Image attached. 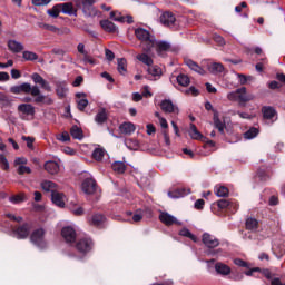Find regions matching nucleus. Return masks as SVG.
Here are the masks:
<instances>
[{"label":"nucleus","instance_id":"c03bdc74","mask_svg":"<svg viewBox=\"0 0 285 285\" xmlns=\"http://www.w3.org/2000/svg\"><path fill=\"white\" fill-rule=\"evenodd\" d=\"M257 135H259V129L255 128V127H252L249 130H247L244 134V138L245 139H255V137H257Z\"/></svg>","mask_w":285,"mask_h":285},{"label":"nucleus","instance_id":"4d7b16f0","mask_svg":"<svg viewBox=\"0 0 285 285\" xmlns=\"http://www.w3.org/2000/svg\"><path fill=\"white\" fill-rule=\"evenodd\" d=\"M14 166H26L28 164V158L26 157H17L13 161Z\"/></svg>","mask_w":285,"mask_h":285},{"label":"nucleus","instance_id":"3c124183","mask_svg":"<svg viewBox=\"0 0 285 285\" xmlns=\"http://www.w3.org/2000/svg\"><path fill=\"white\" fill-rule=\"evenodd\" d=\"M9 202H11V204H21V202H26V195L19 194L16 196H11L9 198Z\"/></svg>","mask_w":285,"mask_h":285},{"label":"nucleus","instance_id":"7ed1b4c3","mask_svg":"<svg viewBox=\"0 0 285 285\" xmlns=\"http://www.w3.org/2000/svg\"><path fill=\"white\" fill-rule=\"evenodd\" d=\"M77 6L82 10L85 17H97L99 11L94 7L95 0H78Z\"/></svg>","mask_w":285,"mask_h":285},{"label":"nucleus","instance_id":"4be33fe9","mask_svg":"<svg viewBox=\"0 0 285 285\" xmlns=\"http://www.w3.org/2000/svg\"><path fill=\"white\" fill-rule=\"evenodd\" d=\"M95 121L99 126L108 121V111L106 110V108H100L98 110L97 115L95 116Z\"/></svg>","mask_w":285,"mask_h":285},{"label":"nucleus","instance_id":"c9c22d12","mask_svg":"<svg viewBox=\"0 0 285 285\" xmlns=\"http://www.w3.org/2000/svg\"><path fill=\"white\" fill-rule=\"evenodd\" d=\"M41 188L46 193H51V195H52V193H56L55 188H57V184H55L53 181H50V180H43L41 183Z\"/></svg>","mask_w":285,"mask_h":285},{"label":"nucleus","instance_id":"a19ab883","mask_svg":"<svg viewBox=\"0 0 285 285\" xmlns=\"http://www.w3.org/2000/svg\"><path fill=\"white\" fill-rule=\"evenodd\" d=\"M110 19H112L114 21H120V23H125V21L127 23H134L135 20H132V16H126V17H117L115 18V11L110 12Z\"/></svg>","mask_w":285,"mask_h":285},{"label":"nucleus","instance_id":"f8f14e48","mask_svg":"<svg viewBox=\"0 0 285 285\" xmlns=\"http://www.w3.org/2000/svg\"><path fill=\"white\" fill-rule=\"evenodd\" d=\"M31 79H32L33 83H38L47 92H52V87L50 86V82L46 81V79H43V77H41V75L35 72L31 75Z\"/></svg>","mask_w":285,"mask_h":285},{"label":"nucleus","instance_id":"f03ea898","mask_svg":"<svg viewBox=\"0 0 285 285\" xmlns=\"http://www.w3.org/2000/svg\"><path fill=\"white\" fill-rule=\"evenodd\" d=\"M136 38L141 41V48L144 52H150L155 46V36L150 35V31L144 28H137L135 30Z\"/></svg>","mask_w":285,"mask_h":285},{"label":"nucleus","instance_id":"a18cd8bd","mask_svg":"<svg viewBox=\"0 0 285 285\" xmlns=\"http://www.w3.org/2000/svg\"><path fill=\"white\" fill-rule=\"evenodd\" d=\"M105 155H106V150H104L101 148H96L92 153V157H94V159H96V161H101V159H104Z\"/></svg>","mask_w":285,"mask_h":285},{"label":"nucleus","instance_id":"412c9836","mask_svg":"<svg viewBox=\"0 0 285 285\" xmlns=\"http://www.w3.org/2000/svg\"><path fill=\"white\" fill-rule=\"evenodd\" d=\"M186 195H190L189 188H180L168 193L170 199H180L181 197H186Z\"/></svg>","mask_w":285,"mask_h":285},{"label":"nucleus","instance_id":"5fc2aeb1","mask_svg":"<svg viewBox=\"0 0 285 285\" xmlns=\"http://www.w3.org/2000/svg\"><path fill=\"white\" fill-rule=\"evenodd\" d=\"M125 145L127 148H130V150H137V148H139V141L137 140H126Z\"/></svg>","mask_w":285,"mask_h":285},{"label":"nucleus","instance_id":"f257e3e1","mask_svg":"<svg viewBox=\"0 0 285 285\" xmlns=\"http://www.w3.org/2000/svg\"><path fill=\"white\" fill-rule=\"evenodd\" d=\"M10 92H12V95H21V92L31 95V97H33V104H37L38 106H52L53 104V100L49 95L41 94V89L30 85V82L13 86L10 88Z\"/></svg>","mask_w":285,"mask_h":285},{"label":"nucleus","instance_id":"6e6d98bb","mask_svg":"<svg viewBox=\"0 0 285 285\" xmlns=\"http://www.w3.org/2000/svg\"><path fill=\"white\" fill-rule=\"evenodd\" d=\"M227 99L229 101H239V92H237V89L227 94Z\"/></svg>","mask_w":285,"mask_h":285},{"label":"nucleus","instance_id":"37998d69","mask_svg":"<svg viewBox=\"0 0 285 285\" xmlns=\"http://www.w3.org/2000/svg\"><path fill=\"white\" fill-rule=\"evenodd\" d=\"M70 135L73 139H78L80 141V139H83V131L81 130V128L73 126L70 130Z\"/></svg>","mask_w":285,"mask_h":285},{"label":"nucleus","instance_id":"4468645a","mask_svg":"<svg viewBox=\"0 0 285 285\" xmlns=\"http://www.w3.org/2000/svg\"><path fill=\"white\" fill-rule=\"evenodd\" d=\"M203 244H205L207 248H217V246H219V239L208 233H205L203 234Z\"/></svg>","mask_w":285,"mask_h":285},{"label":"nucleus","instance_id":"2f4dec72","mask_svg":"<svg viewBox=\"0 0 285 285\" xmlns=\"http://www.w3.org/2000/svg\"><path fill=\"white\" fill-rule=\"evenodd\" d=\"M117 65V70L119 75H126V72H128V61L126 60V58L118 59Z\"/></svg>","mask_w":285,"mask_h":285},{"label":"nucleus","instance_id":"79ce46f5","mask_svg":"<svg viewBox=\"0 0 285 285\" xmlns=\"http://www.w3.org/2000/svg\"><path fill=\"white\" fill-rule=\"evenodd\" d=\"M22 59H24V61H37L39 55L35 53V51L26 50L22 52Z\"/></svg>","mask_w":285,"mask_h":285},{"label":"nucleus","instance_id":"1a4fd4ad","mask_svg":"<svg viewBox=\"0 0 285 285\" xmlns=\"http://www.w3.org/2000/svg\"><path fill=\"white\" fill-rule=\"evenodd\" d=\"M76 248L79 253L86 254L92 250V239L82 238L76 244Z\"/></svg>","mask_w":285,"mask_h":285},{"label":"nucleus","instance_id":"20e7f679","mask_svg":"<svg viewBox=\"0 0 285 285\" xmlns=\"http://www.w3.org/2000/svg\"><path fill=\"white\" fill-rule=\"evenodd\" d=\"M154 48H156V52L158 55V57H166V52H177L179 50V48L174 47L170 45V42L168 41H157L155 40V46Z\"/></svg>","mask_w":285,"mask_h":285},{"label":"nucleus","instance_id":"49530a36","mask_svg":"<svg viewBox=\"0 0 285 285\" xmlns=\"http://www.w3.org/2000/svg\"><path fill=\"white\" fill-rule=\"evenodd\" d=\"M18 175H32V169L26 165H20L17 168Z\"/></svg>","mask_w":285,"mask_h":285},{"label":"nucleus","instance_id":"69168bd1","mask_svg":"<svg viewBox=\"0 0 285 285\" xmlns=\"http://www.w3.org/2000/svg\"><path fill=\"white\" fill-rule=\"evenodd\" d=\"M105 55L108 61H112L115 59V52H112L110 49H106Z\"/></svg>","mask_w":285,"mask_h":285},{"label":"nucleus","instance_id":"9b49d317","mask_svg":"<svg viewBox=\"0 0 285 285\" xmlns=\"http://www.w3.org/2000/svg\"><path fill=\"white\" fill-rule=\"evenodd\" d=\"M159 219L163 224H165V226H173V224L181 226V222L177 220V217L170 215L168 212H161Z\"/></svg>","mask_w":285,"mask_h":285},{"label":"nucleus","instance_id":"7c9ffc66","mask_svg":"<svg viewBox=\"0 0 285 285\" xmlns=\"http://www.w3.org/2000/svg\"><path fill=\"white\" fill-rule=\"evenodd\" d=\"M100 26L105 32H116L117 31V26L112 23L110 20H101Z\"/></svg>","mask_w":285,"mask_h":285},{"label":"nucleus","instance_id":"13d9d810","mask_svg":"<svg viewBox=\"0 0 285 285\" xmlns=\"http://www.w3.org/2000/svg\"><path fill=\"white\" fill-rule=\"evenodd\" d=\"M57 139L58 141H62L63 144H66V141H70V134H68V131H63L57 137Z\"/></svg>","mask_w":285,"mask_h":285},{"label":"nucleus","instance_id":"de8ad7c7","mask_svg":"<svg viewBox=\"0 0 285 285\" xmlns=\"http://www.w3.org/2000/svg\"><path fill=\"white\" fill-rule=\"evenodd\" d=\"M179 235H181L183 237H188L189 239H191V242H197V236L193 235V233H190L188 228H183L179 232Z\"/></svg>","mask_w":285,"mask_h":285},{"label":"nucleus","instance_id":"5701e85b","mask_svg":"<svg viewBox=\"0 0 285 285\" xmlns=\"http://www.w3.org/2000/svg\"><path fill=\"white\" fill-rule=\"evenodd\" d=\"M45 170L49 173V175H57L60 170L59 163L49 160L45 164Z\"/></svg>","mask_w":285,"mask_h":285},{"label":"nucleus","instance_id":"aec40b11","mask_svg":"<svg viewBox=\"0 0 285 285\" xmlns=\"http://www.w3.org/2000/svg\"><path fill=\"white\" fill-rule=\"evenodd\" d=\"M184 63L187 65L194 72H197V75H206V71L204 70V68H202L200 66H198L197 62H195L191 59L186 58L184 60Z\"/></svg>","mask_w":285,"mask_h":285},{"label":"nucleus","instance_id":"ddd939ff","mask_svg":"<svg viewBox=\"0 0 285 285\" xmlns=\"http://www.w3.org/2000/svg\"><path fill=\"white\" fill-rule=\"evenodd\" d=\"M7 46L10 50V52H12L13 55H19V52H23V50L26 48L23 46V43H21L20 41H17L14 39L8 40Z\"/></svg>","mask_w":285,"mask_h":285},{"label":"nucleus","instance_id":"f3484780","mask_svg":"<svg viewBox=\"0 0 285 285\" xmlns=\"http://www.w3.org/2000/svg\"><path fill=\"white\" fill-rule=\"evenodd\" d=\"M238 92V101L240 104H246V101H253L255 99V96L253 94L246 92V87L237 89Z\"/></svg>","mask_w":285,"mask_h":285},{"label":"nucleus","instance_id":"58836bf2","mask_svg":"<svg viewBox=\"0 0 285 285\" xmlns=\"http://www.w3.org/2000/svg\"><path fill=\"white\" fill-rule=\"evenodd\" d=\"M147 72L151 77H155V79H159L163 75L161 68H159L158 66H153V65L150 67H148Z\"/></svg>","mask_w":285,"mask_h":285},{"label":"nucleus","instance_id":"8fccbe9b","mask_svg":"<svg viewBox=\"0 0 285 285\" xmlns=\"http://www.w3.org/2000/svg\"><path fill=\"white\" fill-rule=\"evenodd\" d=\"M258 226L257 219L255 218H248L246 220V228L247 230H255Z\"/></svg>","mask_w":285,"mask_h":285},{"label":"nucleus","instance_id":"680f3d73","mask_svg":"<svg viewBox=\"0 0 285 285\" xmlns=\"http://www.w3.org/2000/svg\"><path fill=\"white\" fill-rule=\"evenodd\" d=\"M11 222H17L18 224H21L23 222V217L21 216H14L13 214H7L6 215Z\"/></svg>","mask_w":285,"mask_h":285},{"label":"nucleus","instance_id":"b1692460","mask_svg":"<svg viewBox=\"0 0 285 285\" xmlns=\"http://www.w3.org/2000/svg\"><path fill=\"white\" fill-rule=\"evenodd\" d=\"M119 130H120L121 135H132V132H135V130H137V128L135 127V124H132V122H122L119 126Z\"/></svg>","mask_w":285,"mask_h":285},{"label":"nucleus","instance_id":"bb28decb","mask_svg":"<svg viewBox=\"0 0 285 285\" xmlns=\"http://www.w3.org/2000/svg\"><path fill=\"white\" fill-rule=\"evenodd\" d=\"M58 8H60V12H62V14L72 16L76 13L72 2H66V3L58 4Z\"/></svg>","mask_w":285,"mask_h":285},{"label":"nucleus","instance_id":"09e8293b","mask_svg":"<svg viewBox=\"0 0 285 285\" xmlns=\"http://www.w3.org/2000/svg\"><path fill=\"white\" fill-rule=\"evenodd\" d=\"M60 12H61V8L59 7V4H57L52 9H49L47 11V14H49V17H53V19H57V17H59Z\"/></svg>","mask_w":285,"mask_h":285},{"label":"nucleus","instance_id":"9d476101","mask_svg":"<svg viewBox=\"0 0 285 285\" xmlns=\"http://www.w3.org/2000/svg\"><path fill=\"white\" fill-rule=\"evenodd\" d=\"M160 108L163 112L179 115V107H177L175 104H173V100L165 99L160 102Z\"/></svg>","mask_w":285,"mask_h":285},{"label":"nucleus","instance_id":"e433bc0d","mask_svg":"<svg viewBox=\"0 0 285 285\" xmlns=\"http://www.w3.org/2000/svg\"><path fill=\"white\" fill-rule=\"evenodd\" d=\"M89 222L91 226H101V224L106 222V217L101 214H95L91 216V219Z\"/></svg>","mask_w":285,"mask_h":285},{"label":"nucleus","instance_id":"423d86ee","mask_svg":"<svg viewBox=\"0 0 285 285\" xmlns=\"http://www.w3.org/2000/svg\"><path fill=\"white\" fill-rule=\"evenodd\" d=\"M61 235L67 244H72L77 240V229L72 225L65 226L61 230Z\"/></svg>","mask_w":285,"mask_h":285},{"label":"nucleus","instance_id":"2eb2a0df","mask_svg":"<svg viewBox=\"0 0 285 285\" xmlns=\"http://www.w3.org/2000/svg\"><path fill=\"white\" fill-rule=\"evenodd\" d=\"M51 200H52V204H55L59 208H63V206H66V195L59 191H52Z\"/></svg>","mask_w":285,"mask_h":285},{"label":"nucleus","instance_id":"bf43d9fd","mask_svg":"<svg viewBox=\"0 0 285 285\" xmlns=\"http://www.w3.org/2000/svg\"><path fill=\"white\" fill-rule=\"evenodd\" d=\"M83 63H90V66H95V63H97V61L90 57L88 53L83 55V59H82Z\"/></svg>","mask_w":285,"mask_h":285},{"label":"nucleus","instance_id":"ea45409f","mask_svg":"<svg viewBox=\"0 0 285 285\" xmlns=\"http://www.w3.org/2000/svg\"><path fill=\"white\" fill-rule=\"evenodd\" d=\"M189 137H191V139H203V135L202 132H199V130H197V126H195V124H190L189 126Z\"/></svg>","mask_w":285,"mask_h":285},{"label":"nucleus","instance_id":"603ef678","mask_svg":"<svg viewBox=\"0 0 285 285\" xmlns=\"http://www.w3.org/2000/svg\"><path fill=\"white\" fill-rule=\"evenodd\" d=\"M0 168L2 170H10V163H8V158L3 154H0Z\"/></svg>","mask_w":285,"mask_h":285},{"label":"nucleus","instance_id":"6ab92c4d","mask_svg":"<svg viewBox=\"0 0 285 285\" xmlns=\"http://www.w3.org/2000/svg\"><path fill=\"white\" fill-rule=\"evenodd\" d=\"M76 97H77L76 104H77L78 110H81V111L86 110V108H88V99L86 98V94L79 92V94H76Z\"/></svg>","mask_w":285,"mask_h":285},{"label":"nucleus","instance_id":"dca6fc26","mask_svg":"<svg viewBox=\"0 0 285 285\" xmlns=\"http://www.w3.org/2000/svg\"><path fill=\"white\" fill-rule=\"evenodd\" d=\"M175 16L170 12H164L160 16V23H163V26H166L167 28H173V26H175Z\"/></svg>","mask_w":285,"mask_h":285},{"label":"nucleus","instance_id":"052dcab7","mask_svg":"<svg viewBox=\"0 0 285 285\" xmlns=\"http://www.w3.org/2000/svg\"><path fill=\"white\" fill-rule=\"evenodd\" d=\"M217 206L218 208H228V206H230V202H228L227 199H220L217 202Z\"/></svg>","mask_w":285,"mask_h":285},{"label":"nucleus","instance_id":"6e6552de","mask_svg":"<svg viewBox=\"0 0 285 285\" xmlns=\"http://www.w3.org/2000/svg\"><path fill=\"white\" fill-rule=\"evenodd\" d=\"M18 111L20 112L22 119H28V117H35V106H32L31 104L19 105Z\"/></svg>","mask_w":285,"mask_h":285},{"label":"nucleus","instance_id":"c85d7f7f","mask_svg":"<svg viewBox=\"0 0 285 285\" xmlns=\"http://www.w3.org/2000/svg\"><path fill=\"white\" fill-rule=\"evenodd\" d=\"M264 119H275L277 111L273 107H263L262 109Z\"/></svg>","mask_w":285,"mask_h":285},{"label":"nucleus","instance_id":"0e129e2a","mask_svg":"<svg viewBox=\"0 0 285 285\" xmlns=\"http://www.w3.org/2000/svg\"><path fill=\"white\" fill-rule=\"evenodd\" d=\"M22 140L27 142V148H32V144H35V139L32 137L22 136Z\"/></svg>","mask_w":285,"mask_h":285},{"label":"nucleus","instance_id":"393cba45","mask_svg":"<svg viewBox=\"0 0 285 285\" xmlns=\"http://www.w3.org/2000/svg\"><path fill=\"white\" fill-rule=\"evenodd\" d=\"M17 239H26L30 235V227L28 225L20 226L14 233Z\"/></svg>","mask_w":285,"mask_h":285},{"label":"nucleus","instance_id":"e2e57ef3","mask_svg":"<svg viewBox=\"0 0 285 285\" xmlns=\"http://www.w3.org/2000/svg\"><path fill=\"white\" fill-rule=\"evenodd\" d=\"M214 41H216L218 46H224L226 43L224 38L219 35H214Z\"/></svg>","mask_w":285,"mask_h":285},{"label":"nucleus","instance_id":"f704fd0d","mask_svg":"<svg viewBox=\"0 0 285 285\" xmlns=\"http://www.w3.org/2000/svg\"><path fill=\"white\" fill-rule=\"evenodd\" d=\"M176 81L178 86H183V88H187V86H190V78L185 73L178 75L176 77Z\"/></svg>","mask_w":285,"mask_h":285},{"label":"nucleus","instance_id":"72a5a7b5","mask_svg":"<svg viewBox=\"0 0 285 285\" xmlns=\"http://www.w3.org/2000/svg\"><path fill=\"white\" fill-rule=\"evenodd\" d=\"M111 168L117 175H124L126 173V164L124 161H114Z\"/></svg>","mask_w":285,"mask_h":285},{"label":"nucleus","instance_id":"4c0bfd02","mask_svg":"<svg viewBox=\"0 0 285 285\" xmlns=\"http://www.w3.org/2000/svg\"><path fill=\"white\" fill-rule=\"evenodd\" d=\"M136 59H138V61H140L141 63H145V66H148V68H150V66H153L154 63L153 58H150L148 53H140L136 56Z\"/></svg>","mask_w":285,"mask_h":285},{"label":"nucleus","instance_id":"cd10ccee","mask_svg":"<svg viewBox=\"0 0 285 285\" xmlns=\"http://www.w3.org/2000/svg\"><path fill=\"white\" fill-rule=\"evenodd\" d=\"M214 127L217 128V130L220 132V135H224V130L226 128V124L222 122L219 119V112H214Z\"/></svg>","mask_w":285,"mask_h":285},{"label":"nucleus","instance_id":"a878e982","mask_svg":"<svg viewBox=\"0 0 285 285\" xmlns=\"http://www.w3.org/2000/svg\"><path fill=\"white\" fill-rule=\"evenodd\" d=\"M215 271L218 275H230V266L224 264V263H216L215 264Z\"/></svg>","mask_w":285,"mask_h":285},{"label":"nucleus","instance_id":"c756f323","mask_svg":"<svg viewBox=\"0 0 285 285\" xmlns=\"http://www.w3.org/2000/svg\"><path fill=\"white\" fill-rule=\"evenodd\" d=\"M214 193L217 197H228V195H229L228 187H226L224 185H216L214 187Z\"/></svg>","mask_w":285,"mask_h":285},{"label":"nucleus","instance_id":"774afa93","mask_svg":"<svg viewBox=\"0 0 285 285\" xmlns=\"http://www.w3.org/2000/svg\"><path fill=\"white\" fill-rule=\"evenodd\" d=\"M204 204H206V202H204V199H197V200L195 202V208H196L197 210H202V208H204Z\"/></svg>","mask_w":285,"mask_h":285},{"label":"nucleus","instance_id":"a211bd4d","mask_svg":"<svg viewBox=\"0 0 285 285\" xmlns=\"http://www.w3.org/2000/svg\"><path fill=\"white\" fill-rule=\"evenodd\" d=\"M207 70L210 75H222L226 68H224V65L220 62H212L207 65Z\"/></svg>","mask_w":285,"mask_h":285},{"label":"nucleus","instance_id":"338daca9","mask_svg":"<svg viewBox=\"0 0 285 285\" xmlns=\"http://www.w3.org/2000/svg\"><path fill=\"white\" fill-rule=\"evenodd\" d=\"M52 0H32L33 6H48Z\"/></svg>","mask_w":285,"mask_h":285},{"label":"nucleus","instance_id":"0eeeda50","mask_svg":"<svg viewBox=\"0 0 285 285\" xmlns=\"http://www.w3.org/2000/svg\"><path fill=\"white\" fill-rule=\"evenodd\" d=\"M81 188L85 195H95L97 191V183L92 178H86L82 181Z\"/></svg>","mask_w":285,"mask_h":285},{"label":"nucleus","instance_id":"864d4df0","mask_svg":"<svg viewBox=\"0 0 285 285\" xmlns=\"http://www.w3.org/2000/svg\"><path fill=\"white\" fill-rule=\"evenodd\" d=\"M38 26L39 28H42L43 30H48L49 32H59V28L52 24L40 22Z\"/></svg>","mask_w":285,"mask_h":285},{"label":"nucleus","instance_id":"473e14b6","mask_svg":"<svg viewBox=\"0 0 285 285\" xmlns=\"http://www.w3.org/2000/svg\"><path fill=\"white\" fill-rule=\"evenodd\" d=\"M56 92H57L58 97L63 99V97H66V95L68 94V87H67L66 82H57Z\"/></svg>","mask_w":285,"mask_h":285},{"label":"nucleus","instance_id":"39448f33","mask_svg":"<svg viewBox=\"0 0 285 285\" xmlns=\"http://www.w3.org/2000/svg\"><path fill=\"white\" fill-rule=\"evenodd\" d=\"M46 235V232L43 230V228H39L36 229L35 232H32L31 234V244H33L35 246H37V248L43 249L47 246L46 239L43 238V236Z\"/></svg>","mask_w":285,"mask_h":285}]
</instances>
